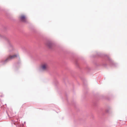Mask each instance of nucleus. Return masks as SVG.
<instances>
[{
  "mask_svg": "<svg viewBox=\"0 0 127 127\" xmlns=\"http://www.w3.org/2000/svg\"><path fill=\"white\" fill-rule=\"evenodd\" d=\"M95 53L97 56L100 57L99 61L95 64L96 65L106 67L107 66L108 63L112 67H117L118 65V64L115 62L108 55L97 51Z\"/></svg>",
  "mask_w": 127,
  "mask_h": 127,
  "instance_id": "1",
  "label": "nucleus"
},
{
  "mask_svg": "<svg viewBox=\"0 0 127 127\" xmlns=\"http://www.w3.org/2000/svg\"><path fill=\"white\" fill-rule=\"evenodd\" d=\"M45 44L49 49L51 50L54 49L55 47V45L52 40H46Z\"/></svg>",
  "mask_w": 127,
  "mask_h": 127,
  "instance_id": "2",
  "label": "nucleus"
},
{
  "mask_svg": "<svg viewBox=\"0 0 127 127\" xmlns=\"http://www.w3.org/2000/svg\"><path fill=\"white\" fill-rule=\"evenodd\" d=\"M49 68V66L48 64L46 63H44L41 65L39 71L41 72L48 71Z\"/></svg>",
  "mask_w": 127,
  "mask_h": 127,
  "instance_id": "3",
  "label": "nucleus"
},
{
  "mask_svg": "<svg viewBox=\"0 0 127 127\" xmlns=\"http://www.w3.org/2000/svg\"><path fill=\"white\" fill-rule=\"evenodd\" d=\"M0 39L5 40L7 42V43L9 45L10 47L12 49H13V46L11 44L10 39L8 37L5 35H2L0 34Z\"/></svg>",
  "mask_w": 127,
  "mask_h": 127,
  "instance_id": "4",
  "label": "nucleus"
},
{
  "mask_svg": "<svg viewBox=\"0 0 127 127\" xmlns=\"http://www.w3.org/2000/svg\"><path fill=\"white\" fill-rule=\"evenodd\" d=\"M21 62L18 61L16 63H15L13 66V68L15 71L18 70L20 66Z\"/></svg>",
  "mask_w": 127,
  "mask_h": 127,
  "instance_id": "5",
  "label": "nucleus"
},
{
  "mask_svg": "<svg viewBox=\"0 0 127 127\" xmlns=\"http://www.w3.org/2000/svg\"><path fill=\"white\" fill-rule=\"evenodd\" d=\"M10 61L9 59L7 57L5 59H2L1 61V63L3 65H5Z\"/></svg>",
  "mask_w": 127,
  "mask_h": 127,
  "instance_id": "6",
  "label": "nucleus"
},
{
  "mask_svg": "<svg viewBox=\"0 0 127 127\" xmlns=\"http://www.w3.org/2000/svg\"><path fill=\"white\" fill-rule=\"evenodd\" d=\"M8 57L9 59L10 60H11L13 59L17 58H19V56L18 54H16L12 56L10 55Z\"/></svg>",
  "mask_w": 127,
  "mask_h": 127,
  "instance_id": "7",
  "label": "nucleus"
},
{
  "mask_svg": "<svg viewBox=\"0 0 127 127\" xmlns=\"http://www.w3.org/2000/svg\"><path fill=\"white\" fill-rule=\"evenodd\" d=\"M83 69L85 70L87 72H88L91 70V68L87 64H86L84 66Z\"/></svg>",
  "mask_w": 127,
  "mask_h": 127,
  "instance_id": "8",
  "label": "nucleus"
},
{
  "mask_svg": "<svg viewBox=\"0 0 127 127\" xmlns=\"http://www.w3.org/2000/svg\"><path fill=\"white\" fill-rule=\"evenodd\" d=\"M20 20L22 22L25 23L26 22V18L24 15H21L20 17Z\"/></svg>",
  "mask_w": 127,
  "mask_h": 127,
  "instance_id": "9",
  "label": "nucleus"
},
{
  "mask_svg": "<svg viewBox=\"0 0 127 127\" xmlns=\"http://www.w3.org/2000/svg\"><path fill=\"white\" fill-rule=\"evenodd\" d=\"M111 107L110 106H107L106 108L105 111H104L105 113H108L109 110L111 109Z\"/></svg>",
  "mask_w": 127,
  "mask_h": 127,
  "instance_id": "10",
  "label": "nucleus"
},
{
  "mask_svg": "<svg viewBox=\"0 0 127 127\" xmlns=\"http://www.w3.org/2000/svg\"><path fill=\"white\" fill-rule=\"evenodd\" d=\"M75 64L78 67H80L79 64L76 60L75 61Z\"/></svg>",
  "mask_w": 127,
  "mask_h": 127,
  "instance_id": "11",
  "label": "nucleus"
},
{
  "mask_svg": "<svg viewBox=\"0 0 127 127\" xmlns=\"http://www.w3.org/2000/svg\"><path fill=\"white\" fill-rule=\"evenodd\" d=\"M54 84L56 86L58 84V82L57 80H56L54 81Z\"/></svg>",
  "mask_w": 127,
  "mask_h": 127,
  "instance_id": "12",
  "label": "nucleus"
},
{
  "mask_svg": "<svg viewBox=\"0 0 127 127\" xmlns=\"http://www.w3.org/2000/svg\"><path fill=\"white\" fill-rule=\"evenodd\" d=\"M93 105L95 106H96L97 105V102H95L93 103Z\"/></svg>",
  "mask_w": 127,
  "mask_h": 127,
  "instance_id": "13",
  "label": "nucleus"
},
{
  "mask_svg": "<svg viewBox=\"0 0 127 127\" xmlns=\"http://www.w3.org/2000/svg\"><path fill=\"white\" fill-rule=\"evenodd\" d=\"M22 49L24 50V51H25L26 50V48H25L24 47H22Z\"/></svg>",
  "mask_w": 127,
  "mask_h": 127,
  "instance_id": "14",
  "label": "nucleus"
},
{
  "mask_svg": "<svg viewBox=\"0 0 127 127\" xmlns=\"http://www.w3.org/2000/svg\"><path fill=\"white\" fill-rule=\"evenodd\" d=\"M91 57L94 58L96 57V56L94 55H93L92 56H91Z\"/></svg>",
  "mask_w": 127,
  "mask_h": 127,
  "instance_id": "15",
  "label": "nucleus"
},
{
  "mask_svg": "<svg viewBox=\"0 0 127 127\" xmlns=\"http://www.w3.org/2000/svg\"><path fill=\"white\" fill-rule=\"evenodd\" d=\"M9 51L10 52H11V50H9Z\"/></svg>",
  "mask_w": 127,
  "mask_h": 127,
  "instance_id": "16",
  "label": "nucleus"
},
{
  "mask_svg": "<svg viewBox=\"0 0 127 127\" xmlns=\"http://www.w3.org/2000/svg\"><path fill=\"white\" fill-rule=\"evenodd\" d=\"M26 123V122H24V123Z\"/></svg>",
  "mask_w": 127,
  "mask_h": 127,
  "instance_id": "17",
  "label": "nucleus"
}]
</instances>
